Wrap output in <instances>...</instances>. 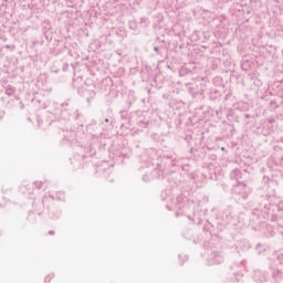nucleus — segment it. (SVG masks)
Segmentation results:
<instances>
[{"label": "nucleus", "mask_w": 283, "mask_h": 283, "mask_svg": "<svg viewBox=\"0 0 283 283\" xmlns=\"http://www.w3.org/2000/svg\"><path fill=\"white\" fill-rule=\"evenodd\" d=\"M269 203L253 201L252 202V222L260 220V213H265L269 218L271 217L272 222H276L279 227H283V201L275 195H269Z\"/></svg>", "instance_id": "1"}, {"label": "nucleus", "mask_w": 283, "mask_h": 283, "mask_svg": "<svg viewBox=\"0 0 283 283\" xmlns=\"http://www.w3.org/2000/svg\"><path fill=\"white\" fill-rule=\"evenodd\" d=\"M233 193L240 196L243 200L249 198V195L253 192V188L244 181H238V184L232 189Z\"/></svg>", "instance_id": "2"}, {"label": "nucleus", "mask_w": 283, "mask_h": 283, "mask_svg": "<svg viewBox=\"0 0 283 283\" xmlns=\"http://www.w3.org/2000/svg\"><path fill=\"white\" fill-rule=\"evenodd\" d=\"M208 264L211 266L213 264H222L224 262V258L220 252L211 251L207 259Z\"/></svg>", "instance_id": "3"}, {"label": "nucleus", "mask_w": 283, "mask_h": 283, "mask_svg": "<svg viewBox=\"0 0 283 283\" xmlns=\"http://www.w3.org/2000/svg\"><path fill=\"white\" fill-rule=\"evenodd\" d=\"M139 163L142 165V168L145 169L154 165V159L149 157V154L147 151H144L142 155H139Z\"/></svg>", "instance_id": "4"}, {"label": "nucleus", "mask_w": 283, "mask_h": 283, "mask_svg": "<svg viewBox=\"0 0 283 283\" xmlns=\"http://www.w3.org/2000/svg\"><path fill=\"white\" fill-rule=\"evenodd\" d=\"M270 269L272 271V277L275 283H280L283 279V272L277 268V264H270Z\"/></svg>", "instance_id": "5"}, {"label": "nucleus", "mask_w": 283, "mask_h": 283, "mask_svg": "<svg viewBox=\"0 0 283 283\" xmlns=\"http://www.w3.org/2000/svg\"><path fill=\"white\" fill-rule=\"evenodd\" d=\"M252 280H254L258 283L266 282V272L263 270H254L252 272Z\"/></svg>", "instance_id": "6"}, {"label": "nucleus", "mask_w": 283, "mask_h": 283, "mask_svg": "<svg viewBox=\"0 0 283 283\" xmlns=\"http://www.w3.org/2000/svg\"><path fill=\"white\" fill-rule=\"evenodd\" d=\"M154 178H158V180H163L165 178V170L163 164H157V167L153 171Z\"/></svg>", "instance_id": "7"}, {"label": "nucleus", "mask_w": 283, "mask_h": 283, "mask_svg": "<svg viewBox=\"0 0 283 283\" xmlns=\"http://www.w3.org/2000/svg\"><path fill=\"white\" fill-rule=\"evenodd\" d=\"M237 249L242 252L249 251V249H251V243L249 242V240L242 239L238 241Z\"/></svg>", "instance_id": "8"}, {"label": "nucleus", "mask_w": 283, "mask_h": 283, "mask_svg": "<svg viewBox=\"0 0 283 283\" xmlns=\"http://www.w3.org/2000/svg\"><path fill=\"white\" fill-rule=\"evenodd\" d=\"M85 153H86V155H82V160H85V158H88V156L96 155V150L94 149V146H92V144H87L85 146Z\"/></svg>", "instance_id": "9"}, {"label": "nucleus", "mask_w": 283, "mask_h": 283, "mask_svg": "<svg viewBox=\"0 0 283 283\" xmlns=\"http://www.w3.org/2000/svg\"><path fill=\"white\" fill-rule=\"evenodd\" d=\"M231 180H237V184L240 182V178H242V171L238 168L233 169L230 172Z\"/></svg>", "instance_id": "10"}, {"label": "nucleus", "mask_w": 283, "mask_h": 283, "mask_svg": "<svg viewBox=\"0 0 283 283\" xmlns=\"http://www.w3.org/2000/svg\"><path fill=\"white\" fill-rule=\"evenodd\" d=\"M263 185H265V188L269 189L270 187H275L277 185V181L274 179H270L268 176H264L262 179Z\"/></svg>", "instance_id": "11"}, {"label": "nucleus", "mask_w": 283, "mask_h": 283, "mask_svg": "<svg viewBox=\"0 0 283 283\" xmlns=\"http://www.w3.org/2000/svg\"><path fill=\"white\" fill-rule=\"evenodd\" d=\"M186 201H187V196H185L184 193H180V195L176 198L175 205H176L179 209H182V206L185 205Z\"/></svg>", "instance_id": "12"}, {"label": "nucleus", "mask_w": 283, "mask_h": 283, "mask_svg": "<svg viewBox=\"0 0 283 283\" xmlns=\"http://www.w3.org/2000/svg\"><path fill=\"white\" fill-rule=\"evenodd\" d=\"M274 258H275V262H277V264H280L281 266H283V250H277L274 253Z\"/></svg>", "instance_id": "13"}, {"label": "nucleus", "mask_w": 283, "mask_h": 283, "mask_svg": "<svg viewBox=\"0 0 283 283\" xmlns=\"http://www.w3.org/2000/svg\"><path fill=\"white\" fill-rule=\"evenodd\" d=\"M252 63L253 62H251L249 60L241 61V70H243V72H249V70H251Z\"/></svg>", "instance_id": "14"}, {"label": "nucleus", "mask_w": 283, "mask_h": 283, "mask_svg": "<svg viewBox=\"0 0 283 283\" xmlns=\"http://www.w3.org/2000/svg\"><path fill=\"white\" fill-rule=\"evenodd\" d=\"M220 63H221V60L218 57L210 60L211 70H218V67H220Z\"/></svg>", "instance_id": "15"}, {"label": "nucleus", "mask_w": 283, "mask_h": 283, "mask_svg": "<svg viewBox=\"0 0 283 283\" xmlns=\"http://www.w3.org/2000/svg\"><path fill=\"white\" fill-rule=\"evenodd\" d=\"M64 138L69 140V143H74L76 140V133L75 132H69L66 135H64Z\"/></svg>", "instance_id": "16"}, {"label": "nucleus", "mask_w": 283, "mask_h": 283, "mask_svg": "<svg viewBox=\"0 0 283 283\" xmlns=\"http://www.w3.org/2000/svg\"><path fill=\"white\" fill-rule=\"evenodd\" d=\"M14 92H17V88L12 85H9L6 90L7 96H12L14 94Z\"/></svg>", "instance_id": "17"}, {"label": "nucleus", "mask_w": 283, "mask_h": 283, "mask_svg": "<svg viewBox=\"0 0 283 283\" xmlns=\"http://www.w3.org/2000/svg\"><path fill=\"white\" fill-rule=\"evenodd\" d=\"M55 197H56V200H60L61 202H65V192L57 191Z\"/></svg>", "instance_id": "18"}, {"label": "nucleus", "mask_w": 283, "mask_h": 283, "mask_svg": "<svg viewBox=\"0 0 283 283\" xmlns=\"http://www.w3.org/2000/svg\"><path fill=\"white\" fill-rule=\"evenodd\" d=\"M27 219L29 220V222H32L34 224V222H36V216L34 214V212H29Z\"/></svg>", "instance_id": "19"}, {"label": "nucleus", "mask_w": 283, "mask_h": 283, "mask_svg": "<svg viewBox=\"0 0 283 283\" xmlns=\"http://www.w3.org/2000/svg\"><path fill=\"white\" fill-rule=\"evenodd\" d=\"M54 195H49V196H44L42 198V205H45V202H48V200H51L52 202H54Z\"/></svg>", "instance_id": "20"}, {"label": "nucleus", "mask_w": 283, "mask_h": 283, "mask_svg": "<svg viewBox=\"0 0 283 283\" xmlns=\"http://www.w3.org/2000/svg\"><path fill=\"white\" fill-rule=\"evenodd\" d=\"M94 127H96V123L88 124V125L86 126V132H87L88 134H94V133L92 132V129H94Z\"/></svg>", "instance_id": "21"}, {"label": "nucleus", "mask_w": 283, "mask_h": 283, "mask_svg": "<svg viewBox=\"0 0 283 283\" xmlns=\"http://www.w3.org/2000/svg\"><path fill=\"white\" fill-rule=\"evenodd\" d=\"M137 125H138V127H142L143 129H145V128H147V126L149 125V123L139 120V122H137Z\"/></svg>", "instance_id": "22"}, {"label": "nucleus", "mask_w": 283, "mask_h": 283, "mask_svg": "<svg viewBox=\"0 0 283 283\" xmlns=\"http://www.w3.org/2000/svg\"><path fill=\"white\" fill-rule=\"evenodd\" d=\"M270 107H272L273 109H279V107H280V104H277V102H275V101H271L270 102Z\"/></svg>", "instance_id": "23"}, {"label": "nucleus", "mask_w": 283, "mask_h": 283, "mask_svg": "<svg viewBox=\"0 0 283 283\" xmlns=\"http://www.w3.org/2000/svg\"><path fill=\"white\" fill-rule=\"evenodd\" d=\"M53 279H54V273L49 274L48 276H45L44 283H50Z\"/></svg>", "instance_id": "24"}, {"label": "nucleus", "mask_w": 283, "mask_h": 283, "mask_svg": "<svg viewBox=\"0 0 283 283\" xmlns=\"http://www.w3.org/2000/svg\"><path fill=\"white\" fill-rule=\"evenodd\" d=\"M53 279H54V273L49 274L48 276H45L44 283H50Z\"/></svg>", "instance_id": "25"}, {"label": "nucleus", "mask_w": 283, "mask_h": 283, "mask_svg": "<svg viewBox=\"0 0 283 283\" xmlns=\"http://www.w3.org/2000/svg\"><path fill=\"white\" fill-rule=\"evenodd\" d=\"M73 118L75 120H81V118H83V114H81L78 111H75V116Z\"/></svg>", "instance_id": "26"}, {"label": "nucleus", "mask_w": 283, "mask_h": 283, "mask_svg": "<svg viewBox=\"0 0 283 283\" xmlns=\"http://www.w3.org/2000/svg\"><path fill=\"white\" fill-rule=\"evenodd\" d=\"M188 92L191 94V96L196 97L197 92L195 87H188Z\"/></svg>", "instance_id": "27"}, {"label": "nucleus", "mask_w": 283, "mask_h": 283, "mask_svg": "<svg viewBox=\"0 0 283 283\" xmlns=\"http://www.w3.org/2000/svg\"><path fill=\"white\" fill-rule=\"evenodd\" d=\"M142 180H143L144 182H149V180H151V177H149V175H144V176L142 177Z\"/></svg>", "instance_id": "28"}, {"label": "nucleus", "mask_w": 283, "mask_h": 283, "mask_svg": "<svg viewBox=\"0 0 283 283\" xmlns=\"http://www.w3.org/2000/svg\"><path fill=\"white\" fill-rule=\"evenodd\" d=\"M119 114H120V118L127 119V111H120Z\"/></svg>", "instance_id": "29"}, {"label": "nucleus", "mask_w": 283, "mask_h": 283, "mask_svg": "<svg viewBox=\"0 0 283 283\" xmlns=\"http://www.w3.org/2000/svg\"><path fill=\"white\" fill-rule=\"evenodd\" d=\"M34 185H35L36 189H42L43 188V182L42 181H35Z\"/></svg>", "instance_id": "30"}, {"label": "nucleus", "mask_w": 283, "mask_h": 283, "mask_svg": "<svg viewBox=\"0 0 283 283\" xmlns=\"http://www.w3.org/2000/svg\"><path fill=\"white\" fill-rule=\"evenodd\" d=\"M235 280L240 282V279L242 277V272L234 273Z\"/></svg>", "instance_id": "31"}, {"label": "nucleus", "mask_w": 283, "mask_h": 283, "mask_svg": "<svg viewBox=\"0 0 283 283\" xmlns=\"http://www.w3.org/2000/svg\"><path fill=\"white\" fill-rule=\"evenodd\" d=\"M32 103H33V105H41V99L35 97L32 99Z\"/></svg>", "instance_id": "32"}, {"label": "nucleus", "mask_w": 283, "mask_h": 283, "mask_svg": "<svg viewBox=\"0 0 283 283\" xmlns=\"http://www.w3.org/2000/svg\"><path fill=\"white\" fill-rule=\"evenodd\" d=\"M216 116H218V118H220V116H222V108H219L216 111Z\"/></svg>", "instance_id": "33"}, {"label": "nucleus", "mask_w": 283, "mask_h": 283, "mask_svg": "<svg viewBox=\"0 0 283 283\" xmlns=\"http://www.w3.org/2000/svg\"><path fill=\"white\" fill-rule=\"evenodd\" d=\"M266 122L269 123V125H273L275 123V118L270 117L266 119Z\"/></svg>", "instance_id": "34"}, {"label": "nucleus", "mask_w": 283, "mask_h": 283, "mask_svg": "<svg viewBox=\"0 0 283 283\" xmlns=\"http://www.w3.org/2000/svg\"><path fill=\"white\" fill-rule=\"evenodd\" d=\"M154 52H156V54H160V46L155 45L154 46Z\"/></svg>", "instance_id": "35"}, {"label": "nucleus", "mask_w": 283, "mask_h": 283, "mask_svg": "<svg viewBox=\"0 0 283 283\" xmlns=\"http://www.w3.org/2000/svg\"><path fill=\"white\" fill-rule=\"evenodd\" d=\"M187 260H189V256L188 255H184L182 259H181V265L185 264V262H187Z\"/></svg>", "instance_id": "36"}, {"label": "nucleus", "mask_w": 283, "mask_h": 283, "mask_svg": "<svg viewBox=\"0 0 283 283\" xmlns=\"http://www.w3.org/2000/svg\"><path fill=\"white\" fill-rule=\"evenodd\" d=\"M226 218H227V220H231L233 218V216H231V212H229L226 214Z\"/></svg>", "instance_id": "37"}, {"label": "nucleus", "mask_w": 283, "mask_h": 283, "mask_svg": "<svg viewBox=\"0 0 283 283\" xmlns=\"http://www.w3.org/2000/svg\"><path fill=\"white\" fill-rule=\"evenodd\" d=\"M171 167H176V160L170 161Z\"/></svg>", "instance_id": "38"}, {"label": "nucleus", "mask_w": 283, "mask_h": 283, "mask_svg": "<svg viewBox=\"0 0 283 283\" xmlns=\"http://www.w3.org/2000/svg\"><path fill=\"white\" fill-rule=\"evenodd\" d=\"M244 118H251V114H244Z\"/></svg>", "instance_id": "39"}, {"label": "nucleus", "mask_w": 283, "mask_h": 283, "mask_svg": "<svg viewBox=\"0 0 283 283\" xmlns=\"http://www.w3.org/2000/svg\"><path fill=\"white\" fill-rule=\"evenodd\" d=\"M235 123H240V118L238 116L234 117Z\"/></svg>", "instance_id": "40"}, {"label": "nucleus", "mask_w": 283, "mask_h": 283, "mask_svg": "<svg viewBox=\"0 0 283 283\" xmlns=\"http://www.w3.org/2000/svg\"><path fill=\"white\" fill-rule=\"evenodd\" d=\"M49 235H54V230H50Z\"/></svg>", "instance_id": "41"}, {"label": "nucleus", "mask_w": 283, "mask_h": 283, "mask_svg": "<svg viewBox=\"0 0 283 283\" xmlns=\"http://www.w3.org/2000/svg\"><path fill=\"white\" fill-rule=\"evenodd\" d=\"M40 109H45V105L38 106Z\"/></svg>", "instance_id": "42"}, {"label": "nucleus", "mask_w": 283, "mask_h": 283, "mask_svg": "<svg viewBox=\"0 0 283 283\" xmlns=\"http://www.w3.org/2000/svg\"><path fill=\"white\" fill-rule=\"evenodd\" d=\"M104 123H111L109 118H105Z\"/></svg>", "instance_id": "43"}, {"label": "nucleus", "mask_w": 283, "mask_h": 283, "mask_svg": "<svg viewBox=\"0 0 283 283\" xmlns=\"http://www.w3.org/2000/svg\"><path fill=\"white\" fill-rule=\"evenodd\" d=\"M67 105H69L67 103H63L62 107H67Z\"/></svg>", "instance_id": "44"}, {"label": "nucleus", "mask_w": 283, "mask_h": 283, "mask_svg": "<svg viewBox=\"0 0 283 283\" xmlns=\"http://www.w3.org/2000/svg\"><path fill=\"white\" fill-rule=\"evenodd\" d=\"M268 128L270 129V132H273V126H268Z\"/></svg>", "instance_id": "45"}, {"label": "nucleus", "mask_w": 283, "mask_h": 283, "mask_svg": "<svg viewBox=\"0 0 283 283\" xmlns=\"http://www.w3.org/2000/svg\"><path fill=\"white\" fill-rule=\"evenodd\" d=\"M23 189H25V186L20 187V191H23Z\"/></svg>", "instance_id": "46"}, {"label": "nucleus", "mask_w": 283, "mask_h": 283, "mask_svg": "<svg viewBox=\"0 0 283 283\" xmlns=\"http://www.w3.org/2000/svg\"><path fill=\"white\" fill-rule=\"evenodd\" d=\"M178 216H180V212H176V217L178 218Z\"/></svg>", "instance_id": "47"}, {"label": "nucleus", "mask_w": 283, "mask_h": 283, "mask_svg": "<svg viewBox=\"0 0 283 283\" xmlns=\"http://www.w3.org/2000/svg\"><path fill=\"white\" fill-rule=\"evenodd\" d=\"M130 106H132V102L128 103V107H130Z\"/></svg>", "instance_id": "48"}, {"label": "nucleus", "mask_w": 283, "mask_h": 283, "mask_svg": "<svg viewBox=\"0 0 283 283\" xmlns=\"http://www.w3.org/2000/svg\"><path fill=\"white\" fill-rule=\"evenodd\" d=\"M241 265L244 266V261L241 262Z\"/></svg>", "instance_id": "49"}, {"label": "nucleus", "mask_w": 283, "mask_h": 283, "mask_svg": "<svg viewBox=\"0 0 283 283\" xmlns=\"http://www.w3.org/2000/svg\"><path fill=\"white\" fill-rule=\"evenodd\" d=\"M245 125H249V120H245Z\"/></svg>", "instance_id": "50"}, {"label": "nucleus", "mask_w": 283, "mask_h": 283, "mask_svg": "<svg viewBox=\"0 0 283 283\" xmlns=\"http://www.w3.org/2000/svg\"><path fill=\"white\" fill-rule=\"evenodd\" d=\"M93 96H96V93H95V92H93Z\"/></svg>", "instance_id": "51"}, {"label": "nucleus", "mask_w": 283, "mask_h": 283, "mask_svg": "<svg viewBox=\"0 0 283 283\" xmlns=\"http://www.w3.org/2000/svg\"><path fill=\"white\" fill-rule=\"evenodd\" d=\"M220 218H222V217H217V220H220Z\"/></svg>", "instance_id": "52"}, {"label": "nucleus", "mask_w": 283, "mask_h": 283, "mask_svg": "<svg viewBox=\"0 0 283 283\" xmlns=\"http://www.w3.org/2000/svg\"><path fill=\"white\" fill-rule=\"evenodd\" d=\"M109 126L113 127L112 122L109 123Z\"/></svg>", "instance_id": "53"}, {"label": "nucleus", "mask_w": 283, "mask_h": 283, "mask_svg": "<svg viewBox=\"0 0 283 283\" xmlns=\"http://www.w3.org/2000/svg\"><path fill=\"white\" fill-rule=\"evenodd\" d=\"M157 41H160V38H157Z\"/></svg>", "instance_id": "54"}, {"label": "nucleus", "mask_w": 283, "mask_h": 283, "mask_svg": "<svg viewBox=\"0 0 283 283\" xmlns=\"http://www.w3.org/2000/svg\"><path fill=\"white\" fill-rule=\"evenodd\" d=\"M221 149H222V151H224V147H222Z\"/></svg>", "instance_id": "55"}, {"label": "nucleus", "mask_w": 283, "mask_h": 283, "mask_svg": "<svg viewBox=\"0 0 283 283\" xmlns=\"http://www.w3.org/2000/svg\"><path fill=\"white\" fill-rule=\"evenodd\" d=\"M182 258V255H179V260Z\"/></svg>", "instance_id": "56"}, {"label": "nucleus", "mask_w": 283, "mask_h": 283, "mask_svg": "<svg viewBox=\"0 0 283 283\" xmlns=\"http://www.w3.org/2000/svg\"><path fill=\"white\" fill-rule=\"evenodd\" d=\"M6 48H10V45H6Z\"/></svg>", "instance_id": "57"}, {"label": "nucleus", "mask_w": 283, "mask_h": 283, "mask_svg": "<svg viewBox=\"0 0 283 283\" xmlns=\"http://www.w3.org/2000/svg\"><path fill=\"white\" fill-rule=\"evenodd\" d=\"M80 126L83 127V124H81Z\"/></svg>", "instance_id": "58"}]
</instances>
